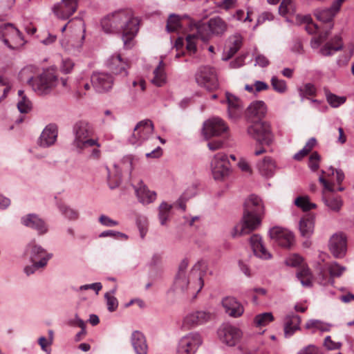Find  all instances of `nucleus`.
<instances>
[{
    "label": "nucleus",
    "instance_id": "54",
    "mask_svg": "<svg viewBox=\"0 0 354 354\" xmlns=\"http://www.w3.org/2000/svg\"><path fill=\"white\" fill-rule=\"evenodd\" d=\"M327 101L333 107H338L346 101L345 97H339L334 94L327 95Z\"/></svg>",
    "mask_w": 354,
    "mask_h": 354
},
{
    "label": "nucleus",
    "instance_id": "15",
    "mask_svg": "<svg viewBox=\"0 0 354 354\" xmlns=\"http://www.w3.org/2000/svg\"><path fill=\"white\" fill-rule=\"evenodd\" d=\"M228 130L225 122L220 118L214 117L203 123V135L205 139L220 136Z\"/></svg>",
    "mask_w": 354,
    "mask_h": 354
},
{
    "label": "nucleus",
    "instance_id": "34",
    "mask_svg": "<svg viewBox=\"0 0 354 354\" xmlns=\"http://www.w3.org/2000/svg\"><path fill=\"white\" fill-rule=\"evenodd\" d=\"M131 342L136 354H147L148 346L145 336L142 332L133 331L131 336Z\"/></svg>",
    "mask_w": 354,
    "mask_h": 354
},
{
    "label": "nucleus",
    "instance_id": "14",
    "mask_svg": "<svg viewBox=\"0 0 354 354\" xmlns=\"http://www.w3.org/2000/svg\"><path fill=\"white\" fill-rule=\"evenodd\" d=\"M319 181L323 185L324 187V190L323 191V196L322 200L325 205L328 208V209L333 212H339L342 206H343V201L340 196H328L326 191L333 192L335 191V189L333 186V184L330 183L329 181L326 180L323 176H320L319 178Z\"/></svg>",
    "mask_w": 354,
    "mask_h": 354
},
{
    "label": "nucleus",
    "instance_id": "43",
    "mask_svg": "<svg viewBox=\"0 0 354 354\" xmlns=\"http://www.w3.org/2000/svg\"><path fill=\"white\" fill-rule=\"evenodd\" d=\"M171 205L162 202L158 208V218L162 225H165L169 218Z\"/></svg>",
    "mask_w": 354,
    "mask_h": 354
},
{
    "label": "nucleus",
    "instance_id": "31",
    "mask_svg": "<svg viewBox=\"0 0 354 354\" xmlns=\"http://www.w3.org/2000/svg\"><path fill=\"white\" fill-rule=\"evenodd\" d=\"M343 1L344 0H336L329 8L316 9L314 12L315 16L319 21L323 22L330 21L339 11Z\"/></svg>",
    "mask_w": 354,
    "mask_h": 354
},
{
    "label": "nucleus",
    "instance_id": "22",
    "mask_svg": "<svg viewBox=\"0 0 354 354\" xmlns=\"http://www.w3.org/2000/svg\"><path fill=\"white\" fill-rule=\"evenodd\" d=\"M227 103V115L231 120L239 118L243 113V104L240 98L235 95L227 91L225 92V100L221 103Z\"/></svg>",
    "mask_w": 354,
    "mask_h": 354
},
{
    "label": "nucleus",
    "instance_id": "49",
    "mask_svg": "<svg viewBox=\"0 0 354 354\" xmlns=\"http://www.w3.org/2000/svg\"><path fill=\"white\" fill-rule=\"evenodd\" d=\"M196 33L195 35L196 38H200L203 41H206L209 39L211 32L209 24H199L196 26Z\"/></svg>",
    "mask_w": 354,
    "mask_h": 354
},
{
    "label": "nucleus",
    "instance_id": "58",
    "mask_svg": "<svg viewBox=\"0 0 354 354\" xmlns=\"http://www.w3.org/2000/svg\"><path fill=\"white\" fill-rule=\"evenodd\" d=\"M328 35H329V32L328 30H326L324 32L320 33L317 37H313L310 42L312 48H319L320 44L326 39Z\"/></svg>",
    "mask_w": 354,
    "mask_h": 354
},
{
    "label": "nucleus",
    "instance_id": "13",
    "mask_svg": "<svg viewBox=\"0 0 354 354\" xmlns=\"http://www.w3.org/2000/svg\"><path fill=\"white\" fill-rule=\"evenodd\" d=\"M26 251L30 257V261L35 263V266L39 268H44L53 256L52 254L47 252L45 249L37 243L35 240L31 241L27 245Z\"/></svg>",
    "mask_w": 354,
    "mask_h": 354
},
{
    "label": "nucleus",
    "instance_id": "21",
    "mask_svg": "<svg viewBox=\"0 0 354 354\" xmlns=\"http://www.w3.org/2000/svg\"><path fill=\"white\" fill-rule=\"evenodd\" d=\"M106 65L115 75H120L123 77H126L128 75L129 63L127 59H123L119 53L110 56L106 60Z\"/></svg>",
    "mask_w": 354,
    "mask_h": 354
},
{
    "label": "nucleus",
    "instance_id": "9",
    "mask_svg": "<svg viewBox=\"0 0 354 354\" xmlns=\"http://www.w3.org/2000/svg\"><path fill=\"white\" fill-rule=\"evenodd\" d=\"M202 344L201 335L197 332H190L178 340L176 354H196Z\"/></svg>",
    "mask_w": 354,
    "mask_h": 354
},
{
    "label": "nucleus",
    "instance_id": "20",
    "mask_svg": "<svg viewBox=\"0 0 354 354\" xmlns=\"http://www.w3.org/2000/svg\"><path fill=\"white\" fill-rule=\"evenodd\" d=\"M93 88L98 93H104L109 91L113 85V77L111 75L105 72H95L91 77Z\"/></svg>",
    "mask_w": 354,
    "mask_h": 354
},
{
    "label": "nucleus",
    "instance_id": "25",
    "mask_svg": "<svg viewBox=\"0 0 354 354\" xmlns=\"http://www.w3.org/2000/svg\"><path fill=\"white\" fill-rule=\"evenodd\" d=\"M212 317L211 313L205 310H198L188 314L183 320V326L187 328L205 324Z\"/></svg>",
    "mask_w": 354,
    "mask_h": 354
},
{
    "label": "nucleus",
    "instance_id": "38",
    "mask_svg": "<svg viewBox=\"0 0 354 354\" xmlns=\"http://www.w3.org/2000/svg\"><path fill=\"white\" fill-rule=\"evenodd\" d=\"M342 46L340 37L335 36L331 41L327 42L320 48V53L324 56H330L334 52L340 50Z\"/></svg>",
    "mask_w": 354,
    "mask_h": 354
},
{
    "label": "nucleus",
    "instance_id": "56",
    "mask_svg": "<svg viewBox=\"0 0 354 354\" xmlns=\"http://www.w3.org/2000/svg\"><path fill=\"white\" fill-rule=\"evenodd\" d=\"M303 261V259L301 257L297 254H290L286 259V264L288 266L292 267H296L299 266Z\"/></svg>",
    "mask_w": 354,
    "mask_h": 354
},
{
    "label": "nucleus",
    "instance_id": "57",
    "mask_svg": "<svg viewBox=\"0 0 354 354\" xmlns=\"http://www.w3.org/2000/svg\"><path fill=\"white\" fill-rule=\"evenodd\" d=\"M237 166L242 172L248 175H251L252 174V169L245 158H241L238 161Z\"/></svg>",
    "mask_w": 354,
    "mask_h": 354
},
{
    "label": "nucleus",
    "instance_id": "41",
    "mask_svg": "<svg viewBox=\"0 0 354 354\" xmlns=\"http://www.w3.org/2000/svg\"><path fill=\"white\" fill-rule=\"evenodd\" d=\"M243 42V37L239 34H235L229 38V51L228 56L223 58L224 60H227L232 57L241 48Z\"/></svg>",
    "mask_w": 354,
    "mask_h": 354
},
{
    "label": "nucleus",
    "instance_id": "44",
    "mask_svg": "<svg viewBox=\"0 0 354 354\" xmlns=\"http://www.w3.org/2000/svg\"><path fill=\"white\" fill-rule=\"evenodd\" d=\"M187 15H184L183 17H180L178 15L171 14L169 15L167 24V30L168 32H174L176 31L181 26V20L183 18H186Z\"/></svg>",
    "mask_w": 354,
    "mask_h": 354
},
{
    "label": "nucleus",
    "instance_id": "3",
    "mask_svg": "<svg viewBox=\"0 0 354 354\" xmlns=\"http://www.w3.org/2000/svg\"><path fill=\"white\" fill-rule=\"evenodd\" d=\"M201 266L200 263L195 264L187 275L186 270L188 267V261L183 259L179 264L178 273L174 283L176 291L187 292L196 296L204 285L203 277L205 272L201 270Z\"/></svg>",
    "mask_w": 354,
    "mask_h": 354
},
{
    "label": "nucleus",
    "instance_id": "27",
    "mask_svg": "<svg viewBox=\"0 0 354 354\" xmlns=\"http://www.w3.org/2000/svg\"><path fill=\"white\" fill-rule=\"evenodd\" d=\"M57 137V129L55 124H49L42 131L37 144L41 147H49L53 145Z\"/></svg>",
    "mask_w": 354,
    "mask_h": 354
},
{
    "label": "nucleus",
    "instance_id": "39",
    "mask_svg": "<svg viewBox=\"0 0 354 354\" xmlns=\"http://www.w3.org/2000/svg\"><path fill=\"white\" fill-rule=\"evenodd\" d=\"M208 24L212 34L222 35L227 30V24L219 17L212 18Z\"/></svg>",
    "mask_w": 354,
    "mask_h": 354
},
{
    "label": "nucleus",
    "instance_id": "35",
    "mask_svg": "<svg viewBox=\"0 0 354 354\" xmlns=\"http://www.w3.org/2000/svg\"><path fill=\"white\" fill-rule=\"evenodd\" d=\"M315 215L307 214L299 221V229L303 237L309 238L314 232Z\"/></svg>",
    "mask_w": 354,
    "mask_h": 354
},
{
    "label": "nucleus",
    "instance_id": "55",
    "mask_svg": "<svg viewBox=\"0 0 354 354\" xmlns=\"http://www.w3.org/2000/svg\"><path fill=\"white\" fill-rule=\"evenodd\" d=\"M299 91L302 97L308 95H313L316 93L315 87L311 83L305 84L303 86L299 88Z\"/></svg>",
    "mask_w": 354,
    "mask_h": 354
},
{
    "label": "nucleus",
    "instance_id": "10",
    "mask_svg": "<svg viewBox=\"0 0 354 354\" xmlns=\"http://www.w3.org/2000/svg\"><path fill=\"white\" fill-rule=\"evenodd\" d=\"M197 84L207 91H214L218 87V81L215 69L205 66L198 68L196 73Z\"/></svg>",
    "mask_w": 354,
    "mask_h": 354
},
{
    "label": "nucleus",
    "instance_id": "33",
    "mask_svg": "<svg viewBox=\"0 0 354 354\" xmlns=\"http://www.w3.org/2000/svg\"><path fill=\"white\" fill-rule=\"evenodd\" d=\"M301 318L293 313L288 314L284 318L283 330L286 338L290 337L300 329Z\"/></svg>",
    "mask_w": 354,
    "mask_h": 354
},
{
    "label": "nucleus",
    "instance_id": "18",
    "mask_svg": "<svg viewBox=\"0 0 354 354\" xmlns=\"http://www.w3.org/2000/svg\"><path fill=\"white\" fill-rule=\"evenodd\" d=\"M269 235L277 245L284 248H290L295 242L292 232L281 227H273L269 231Z\"/></svg>",
    "mask_w": 354,
    "mask_h": 354
},
{
    "label": "nucleus",
    "instance_id": "19",
    "mask_svg": "<svg viewBox=\"0 0 354 354\" xmlns=\"http://www.w3.org/2000/svg\"><path fill=\"white\" fill-rule=\"evenodd\" d=\"M328 248L334 257H344L347 250L346 235L342 232L333 234L330 238Z\"/></svg>",
    "mask_w": 354,
    "mask_h": 354
},
{
    "label": "nucleus",
    "instance_id": "6",
    "mask_svg": "<svg viewBox=\"0 0 354 354\" xmlns=\"http://www.w3.org/2000/svg\"><path fill=\"white\" fill-rule=\"evenodd\" d=\"M210 169L213 178L217 181L225 180L232 172L228 157L224 153H218L214 156L210 162Z\"/></svg>",
    "mask_w": 354,
    "mask_h": 354
},
{
    "label": "nucleus",
    "instance_id": "60",
    "mask_svg": "<svg viewBox=\"0 0 354 354\" xmlns=\"http://www.w3.org/2000/svg\"><path fill=\"white\" fill-rule=\"evenodd\" d=\"M196 36L195 34L187 35V49L190 53H194L196 51Z\"/></svg>",
    "mask_w": 354,
    "mask_h": 354
},
{
    "label": "nucleus",
    "instance_id": "50",
    "mask_svg": "<svg viewBox=\"0 0 354 354\" xmlns=\"http://www.w3.org/2000/svg\"><path fill=\"white\" fill-rule=\"evenodd\" d=\"M274 317L271 313H263L257 315L254 318V323L257 326H264L272 322Z\"/></svg>",
    "mask_w": 354,
    "mask_h": 354
},
{
    "label": "nucleus",
    "instance_id": "42",
    "mask_svg": "<svg viewBox=\"0 0 354 354\" xmlns=\"http://www.w3.org/2000/svg\"><path fill=\"white\" fill-rule=\"evenodd\" d=\"M19 100L17 102V109L21 113H28L32 109V102L26 96L23 90L18 91Z\"/></svg>",
    "mask_w": 354,
    "mask_h": 354
},
{
    "label": "nucleus",
    "instance_id": "11",
    "mask_svg": "<svg viewBox=\"0 0 354 354\" xmlns=\"http://www.w3.org/2000/svg\"><path fill=\"white\" fill-rule=\"evenodd\" d=\"M68 27L71 29L72 37L77 40V44H73L72 46L78 51L82 48L85 38L84 21L81 17H74L61 28V32H64Z\"/></svg>",
    "mask_w": 354,
    "mask_h": 354
},
{
    "label": "nucleus",
    "instance_id": "59",
    "mask_svg": "<svg viewBox=\"0 0 354 354\" xmlns=\"http://www.w3.org/2000/svg\"><path fill=\"white\" fill-rule=\"evenodd\" d=\"M320 156L317 152H313L310 158L308 166L313 171H316L319 168Z\"/></svg>",
    "mask_w": 354,
    "mask_h": 354
},
{
    "label": "nucleus",
    "instance_id": "2",
    "mask_svg": "<svg viewBox=\"0 0 354 354\" xmlns=\"http://www.w3.org/2000/svg\"><path fill=\"white\" fill-rule=\"evenodd\" d=\"M265 213L262 199L254 194L248 196L244 203V212L241 221L236 225L231 234L233 237L248 234L258 228Z\"/></svg>",
    "mask_w": 354,
    "mask_h": 354
},
{
    "label": "nucleus",
    "instance_id": "26",
    "mask_svg": "<svg viewBox=\"0 0 354 354\" xmlns=\"http://www.w3.org/2000/svg\"><path fill=\"white\" fill-rule=\"evenodd\" d=\"M250 243L254 255L263 260H268L272 258L271 253L265 246L262 237L257 234H253L250 238Z\"/></svg>",
    "mask_w": 354,
    "mask_h": 354
},
{
    "label": "nucleus",
    "instance_id": "36",
    "mask_svg": "<svg viewBox=\"0 0 354 354\" xmlns=\"http://www.w3.org/2000/svg\"><path fill=\"white\" fill-rule=\"evenodd\" d=\"M151 82L158 87L162 86L167 83L165 64L162 60H160L158 66L153 69Z\"/></svg>",
    "mask_w": 354,
    "mask_h": 354
},
{
    "label": "nucleus",
    "instance_id": "4",
    "mask_svg": "<svg viewBox=\"0 0 354 354\" xmlns=\"http://www.w3.org/2000/svg\"><path fill=\"white\" fill-rule=\"evenodd\" d=\"M73 147L79 153H88L90 159L97 160L101 156V145L97 138H93V128L86 121H80L73 126Z\"/></svg>",
    "mask_w": 354,
    "mask_h": 354
},
{
    "label": "nucleus",
    "instance_id": "7",
    "mask_svg": "<svg viewBox=\"0 0 354 354\" xmlns=\"http://www.w3.org/2000/svg\"><path fill=\"white\" fill-rule=\"evenodd\" d=\"M0 39L10 49H16L24 44L21 32L12 24L0 26Z\"/></svg>",
    "mask_w": 354,
    "mask_h": 354
},
{
    "label": "nucleus",
    "instance_id": "61",
    "mask_svg": "<svg viewBox=\"0 0 354 354\" xmlns=\"http://www.w3.org/2000/svg\"><path fill=\"white\" fill-rule=\"evenodd\" d=\"M7 82L6 79L0 76V102L4 99L9 92L10 87L6 86Z\"/></svg>",
    "mask_w": 354,
    "mask_h": 354
},
{
    "label": "nucleus",
    "instance_id": "37",
    "mask_svg": "<svg viewBox=\"0 0 354 354\" xmlns=\"http://www.w3.org/2000/svg\"><path fill=\"white\" fill-rule=\"evenodd\" d=\"M267 112V107L263 101L252 102L247 109V115L249 118H257L261 119Z\"/></svg>",
    "mask_w": 354,
    "mask_h": 354
},
{
    "label": "nucleus",
    "instance_id": "5",
    "mask_svg": "<svg viewBox=\"0 0 354 354\" xmlns=\"http://www.w3.org/2000/svg\"><path fill=\"white\" fill-rule=\"evenodd\" d=\"M59 82L56 75L50 71H44L36 77L29 79L28 84L39 95H46L51 92Z\"/></svg>",
    "mask_w": 354,
    "mask_h": 354
},
{
    "label": "nucleus",
    "instance_id": "64",
    "mask_svg": "<svg viewBox=\"0 0 354 354\" xmlns=\"http://www.w3.org/2000/svg\"><path fill=\"white\" fill-rule=\"evenodd\" d=\"M73 62L68 58L63 59L61 66V71L64 73H69L73 68Z\"/></svg>",
    "mask_w": 354,
    "mask_h": 354
},
{
    "label": "nucleus",
    "instance_id": "23",
    "mask_svg": "<svg viewBox=\"0 0 354 354\" xmlns=\"http://www.w3.org/2000/svg\"><path fill=\"white\" fill-rule=\"evenodd\" d=\"M327 270L330 274L329 277H326L323 272H321L319 274L320 283L324 286L333 284L334 278L340 277L346 270V268L337 261H332L327 265Z\"/></svg>",
    "mask_w": 354,
    "mask_h": 354
},
{
    "label": "nucleus",
    "instance_id": "52",
    "mask_svg": "<svg viewBox=\"0 0 354 354\" xmlns=\"http://www.w3.org/2000/svg\"><path fill=\"white\" fill-rule=\"evenodd\" d=\"M279 12L281 15L293 14L295 6L292 0H283L279 6Z\"/></svg>",
    "mask_w": 354,
    "mask_h": 354
},
{
    "label": "nucleus",
    "instance_id": "51",
    "mask_svg": "<svg viewBox=\"0 0 354 354\" xmlns=\"http://www.w3.org/2000/svg\"><path fill=\"white\" fill-rule=\"evenodd\" d=\"M271 85L273 89L279 93H284L288 89L286 82L275 76L271 79Z\"/></svg>",
    "mask_w": 354,
    "mask_h": 354
},
{
    "label": "nucleus",
    "instance_id": "1",
    "mask_svg": "<svg viewBox=\"0 0 354 354\" xmlns=\"http://www.w3.org/2000/svg\"><path fill=\"white\" fill-rule=\"evenodd\" d=\"M139 21L131 11L120 10L105 16L101 21V26L106 33L122 32V39L125 48L133 46V39L138 31Z\"/></svg>",
    "mask_w": 354,
    "mask_h": 354
},
{
    "label": "nucleus",
    "instance_id": "45",
    "mask_svg": "<svg viewBox=\"0 0 354 354\" xmlns=\"http://www.w3.org/2000/svg\"><path fill=\"white\" fill-rule=\"evenodd\" d=\"M58 209L60 213L70 221L77 220L79 217V213L76 209H73L64 203L59 204Z\"/></svg>",
    "mask_w": 354,
    "mask_h": 354
},
{
    "label": "nucleus",
    "instance_id": "17",
    "mask_svg": "<svg viewBox=\"0 0 354 354\" xmlns=\"http://www.w3.org/2000/svg\"><path fill=\"white\" fill-rule=\"evenodd\" d=\"M153 131V124L150 120H145L137 124L133 129L129 142L133 145H138L147 139Z\"/></svg>",
    "mask_w": 354,
    "mask_h": 354
},
{
    "label": "nucleus",
    "instance_id": "63",
    "mask_svg": "<svg viewBox=\"0 0 354 354\" xmlns=\"http://www.w3.org/2000/svg\"><path fill=\"white\" fill-rule=\"evenodd\" d=\"M102 288V283L100 282H97V283H93L91 284H86V285L81 286L79 288L78 290L83 291V290H87L88 289H91L95 292L96 295H98L99 291L101 290Z\"/></svg>",
    "mask_w": 354,
    "mask_h": 354
},
{
    "label": "nucleus",
    "instance_id": "12",
    "mask_svg": "<svg viewBox=\"0 0 354 354\" xmlns=\"http://www.w3.org/2000/svg\"><path fill=\"white\" fill-rule=\"evenodd\" d=\"M136 159L132 156H124L121 161V168L114 166L113 173L109 171L108 183L111 189H115L119 186L121 182L122 171H126L131 174L134 167Z\"/></svg>",
    "mask_w": 354,
    "mask_h": 354
},
{
    "label": "nucleus",
    "instance_id": "40",
    "mask_svg": "<svg viewBox=\"0 0 354 354\" xmlns=\"http://www.w3.org/2000/svg\"><path fill=\"white\" fill-rule=\"evenodd\" d=\"M330 327V324L324 323L318 319H310L305 324V328L311 330L312 333H316L317 331H328Z\"/></svg>",
    "mask_w": 354,
    "mask_h": 354
},
{
    "label": "nucleus",
    "instance_id": "8",
    "mask_svg": "<svg viewBox=\"0 0 354 354\" xmlns=\"http://www.w3.org/2000/svg\"><path fill=\"white\" fill-rule=\"evenodd\" d=\"M247 133L261 145H270L272 142L270 126L266 122L257 120L253 122L248 127Z\"/></svg>",
    "mask_w": 354,
    "mask_h": 354
},
{
    "label": "nucleus",
    "instance_id": "30",
    "mask_svg": "<svg viewBox=\"0 0 354 354\" xmlns=\"http://www.w3.org/2000/svg\"><path fill=\"white\" fill-rule=\"evenodd\" d=\"M257 169L261 176L269 178L274 176L277 167L272 158L266 156L257 163Z\"/></svg>",
    "mask_w": 354,
    "mask_h": 354
},
{
    "label": "nucleus",
    "instance_id": "53",
    "mask_svg": "<svg viewBox=\"0 0 354 354\" xmlns=\"http://www.w3.org/2000/svg\"><path fill=\"white\" fill-rule=\"evenodd\" d=\"M104 298L106 301L108 310L109 312L115 311L118 306V299L111 293H105Z\"/></svg>",
    "mask_w": 354,
    "mask_h": 354
},
{
    "label": "nucleus",
    "instance_id": "48",
    "mask_svg": "<svg viewBox=\"0 0 354 354\" xmlns=\"http://www.w3.org/2000/svg\"><path fill=\"white\" fill-rule=\"evenodd\" d=\"M297 19L306 24L305 29L310 35L317 32L318 26L313 22L310 16L297 15Z\"/></svg>",
    "mask_w": 354,
    "mask_h": 354
},
{
    "label": "nucleus",
    "instance_id": "29",
    "mask_svg": "<svg viewBox=\"0 0 354 354\" xmlns=\"http://www.w3.org/2000/svg\"><path fill=\"white\" fill-rule=\"evenodd\" d=\"M222 306L225 312L230 317H239L244 312L243 305L233 297H225L222 299Z\"/></svg>",
    "mask_w": 354,
    "mask_h": 354
},
{
    "label": "nucleus",
    "instance_id": "62",
    "mask_svg": "<svg viewBox=\"0 0 354 354\" xmlns=\"http://www.w3.org/2000/svg\"><path fill=\"white\" fill-rule=\"evenodd\" d=\"M99 221L102 225L106 227H113L118 225V222L117 221L113 220L110 217L104 214L99 217Z\"/></svg>",
    "mask_w": 354,
    "mask_h": 354
},
{
    "label": "nucleus",
    "instance_id": "47",
    "mask_svg": "<svg viewBox=\"0 0 354 354\" xmlns=\"http://www.w3.org/2000/svg\"><path fill=\"white\" fill-rule=\"evenodd\" d=\"M297 278L304 286L310 287L312 286V274L308 268H302L297 273Z\"/></svg>",
    "mask_w": 354,
    "mask_h": 354
},
{
    "label": "nucleus",
    "instance_id": "16",
    "mask_svg": "<svg viewBox=\"0 0 354 354\" xmlns=\"http://www.w3.org/2000/svg\"><path fill=\"white\" fill-rule=\"evenodd\" d=\"M78 0H61L55 3L51 10L59 19H68L77 10Z\"/></svg>",
    "mask_w": 354,
    "mask_h": 354
},
{
    "label": "nucleus",
    "instance_id": "46",
    "mask_svg": "<svg viewBox=\"0 0 354 354\" xmlns=\"http://www.w3.org/2000/svg\"><path fill=\"white\" fill-rule=\"evenodd\" d=\"M295 204L304 211H308L311 209L316 208L317 207L316 204L310 202L309 198L306 196H299L295 198Z\"/></svg>",
    "mask_w": 354,
    "mask_h": 354
},
{
    "label": "nucleus",
    "instance_id": "24",
    "mask_svg": "<svg viewBox=\"0 0 354 354\" xmlns=\"http://www.w3.org/2000/svg\"><path fill=\"white\" fill-rule=\"evenodd\" d=\"M221 342L229 346H233L239 341L241 332L234 326L227 325L218 330Z\"/></svg>",
    "mask_w": 354,
    "mask_h": 354
},
{
    "label": "nucleus",
    "instance_id": "28",
    "mask_svg": "<svg viewBox=\"0 0 354 354\" xmlns=\"http://www.w3.org/2000/svg\"><path fill=\"white\" fill-rule=\"evenodd\" d=\"M21 221L24 226L35 230L40 235L48 232V226L46 223L36 214L26 215L21 218Z\"/></svg>",
    "mask_w": 354,
    "mask_h": 354
},
{
    "label": "nucleus",
    "instance_id": "32",
    "mask_svg": "<svg viewBox=\"0 0 354 354\" xmlns=\"http://www.w3.org/2000/svg\"><path fill=\"white\" fill-rule=\"evenodd\" d=\"M134 189L138 201L142 204H149L156 198V193L149 190L142 181L134 186Z\"/></svg>",
    "mask_w": 354,
    "mask_h": 354
}]
</instances>
